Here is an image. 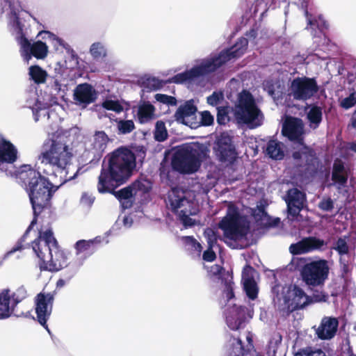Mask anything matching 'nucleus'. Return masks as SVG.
Wrapping results in <instances>:
<instances>
[{
	"mask_svg": "<svg viewBox=\"0 0 356 356\" xmlns=\"http://www.w3.org/2000/svg\"><path fill=\"white\" fill-rule=\"evenodd\" d=\"M74 138V136L68 130L58 129L54 133H48L39 160L53 168L51 174L44 170V172L50 177L49 179L29 165L20 168L18 177L26 186L35 216L48 204L52 193L60 186L76 177L79 170L75 171L71 166L72 157L79 155L84 163L98 159L106 150L109 140L104 131H96L85 147L82 144L75 145Z\"/></svg>",
	"mask_w": 356,
	"mask_h": 356,
	"instance_id": "1",
	"label": "nucleus"
},
{
	"mask_svg": "<svg viewBox=\"0 0 356 356\" xmlns=\"http://www.w3.org/2000/svg\"><path fill=\"white\" fill-rule=\"evenodd\" d=\"M1 15L7 21L10 32L15 37L24 60L29 62L32 56L44 59L48 54L46 43L37 41L33 44L27 39V29L22 17V8L16 0H0Z\"/></svg>",
	"mask_w": 356,
	"mask_h": 356,
	"instance_id": "2",
	"label": "nucleus"
},
{
	"mask_svg": "<svg viewBox=\"0 0 356 356\" xmlns=\"http://www.w3.org/2000/svg\"><path fill=\"white\" fill-rule=\"evenodd\" d=\"M248 38H242L231 48L221 51L218 56L203 60L190 70L177 74L172 78L176 83H185L188 86L200 84L201 81L208 74L214 72L226 62L241 56L245 51L248 40H254L257 35L254 30L248 33Z\"/></svg>",
	"mask_w": 356,
	"mask_h": 356,
	"instance_id": "3",
	"label": "nucleus"
},
{
	"mask_svg": "<svg viewBox=\"0 0 356 356\" xmlns=\"http://www.w3.org/2000/svg\"><path fill=\"white\" fill-rule=\"evenodd\" d=\"M108 163L103 164L99 176L97 189L99 193L112 192L124 184L136 166L134 153L126 147H120L107 156Z\"/></svg>",
	"mask_w": 356,
	"mask_h": 356,
	"instance_id": "4",
	"label": "nucleus"
},
{
	"mask_svg": "<svg viewBox=\"0 0 356 356\" xmlns=\"http://www.w3.org/2000/svg\"><path fill=\"white\" fill-rule=\"evenodd\" d=\"M32 248L40 260L41 270L58 271L67 266V257L59 250L51 229L40 231L38 238L32 243Z\"/></svg>",
	"mask_w": 356,
	"mask_h": 356,
	"instance_id": "5",
	"label": "nucleus"
},
{
	"mask_svg": "<svg viewBox=\"0 0 356 356\" xmlns=\"http://www.w3.org/2000/svg\"><path fill=\"white\" fill-rule=\"evenodd\" d=\"M218 227L223 232L225 242L232 248H238L241 245L238 242L245 238L249 224L238 209L233 204L228 203L226 216L219 222Z\"/></svg>",
	"mask_w": 356,
	"mask_h": 356,
	"instance_id": "6",
	"label": "nucleus"
},
{
	"mask_svg": "<svg viewBox=\"0 0 356 356\" xmlns=\"http://www.w3.org/2000/svg\"><path fill=\"white\" fill-rule=\"evenodd\" d=\"M273 292L276 293L275 301L279 304L280 309L293 311L303 308L310 299L304 291L296 286L277 285L273 288ZM327 296L323 293L314 295L312 302H325Z\"/></svg>",
	"mask_w": 356,
	"mask_h": 356,
	"instance_id": "7",
	"label": "nucleus"
},
{
	"mask_svg": "<svg viewBox=\"0 0 356 356\" xmlns=\"http://www.w3.org/2000/svg\"><path fill=\"white\" fill-rule=\"evenodd\" d=\"M234 118L239 124H246L250 129L261 126L264 115L258 108L252 95L243 90L238 95L237 102L232 108Z\"/></svg>",
	"mask_w": 356,
	"mask_h": 356,
	"instance_id": "8",
	"label": "nucleus"
},
{
	"mask_svg": "<svg viewBox=\"0 0 356 356\" xmlns=\"http://www.w3.org/2000/svg\"><path fill=\"white\" fill-rule=\"evenodd\" d=\"M204 154L202 147L199 144H186L175 152L172 161V168L182 173L195 172L200 168Z\"/></svg>",
	"mask_w": 356,
	"mask_h": 356,
	"instance_id": "9",
	"label": "nucleus"
},
{
	"mask_svg": "<svg viewBox=\"0 0 356 356\" xmlns=\"http://www.w3.org/2000/svg\"><path fill=\"white\" fill-rule=\"evenodd\" d=\"M168 200L172 210L177 213L184 227H191L199 222L192 218L198 212L197 204L186 198L185 191L178 188H172L168 194Z\"/></svg>",
	"mask_w": 356,
	"mask_h": 356,
	"instance_id": "10",
	"label": "nucleus"
},
{
	"mask_svg": "<svg viewBox=\"0 0 356 356\" xmlns=\"http://www.w3.org/2000/svg\"><path fill=\"white\" fill-rule=\"evenodd\" d=\"M222 299L227 305L226 322L227 326L233 330L243 328L245 325L247 318H252V312L244 307H238L234 303L233 282L231 280L225 281L222 293Z\"/></svg>",
	"mask_w": 356,
	"mask_h": 356,
	"instance_id": "11",
	"label": "nucleus"
},
{
	"mask_svg": "<svg viewBox=\"0 0 356 356\" xmlns=\"http://www.w3.org/2000/svg\"><path fill=\"white\" fill-rule=\"evenodd\" d=\"M329 271L328 261L319 259L306 263L300 270V275L307 286H321L327 280Z\"/></svg>",
	"mask_w": 356,
	"mask_h": 356,
	"instance_id": "12",
	"label": "nucleus"
},
{
	"mask_svg": "<svg viewBox=\"0 0 356 356\" xmlns=\"http://www.w3.org/2000/svg\"><path fill=\"white\" fill-rule=\"evenodd\" d=\"M24 286H20L15 291L4 289L0 291V318H7L14 314L17 305L28 297Z\"/></svg>",
	"mask_w": 356,
	"mask_h": 356,
	"instance_id": "13",
	"label": "nucleus"
},
{
	"mask_svg": "<svg viewBox=\"0 0 356 356\" xmlns=\"http://www.w3.org/2000/svg\"><path fill=\"white\" fill-rule=\"evenodd\" d=\"M318 89V85L314 79L299 77L292 81L290 95L296 100L305 101L313 97Z\"/></svg>",
	"mask_w": 356,
	"mask_h": 356,
	"instance_id": "14",
	"label": "nucleus"
},
{
	"mask_svg": "<svg viewBox=\"0 0 356 356\" xmlns=\"http://www.w3.org/2000/svg\"><path fill=\"white\" fill-rule=\"evenodd\" d=\"M283 134L289 140L296 141L305 149L304 152H295L293 156L295 159H302L306 153L307 148L302 144L303 123L300 119L289 118L286 120L282 128Z\"/></svg>",
	"mask_w": 356,
	"mask_h": 356,
	"instance_id": "15",
	"label": "nucleus"
},
{
	"mask_svg": "<svg viewBox=\"0 0 356 356\" xmlns=\"http://www.w3.org/2000/svg\"><path fill=\"white\" fill-rule=\"evenodd\" d=\"M197 107L193 100L186 102L181 105L175 113V117L177 122L195 129L200 126L197 118Z\"/></svg>",
	"mask_w": 356,
	"mask_h": 356,
	"instance_id": "16",
	"label": "nucleus"
},
{
	"mask_svg": "<svg viewBox=\"0 0 356 356\" xmlns=\"http://www.w3.org/2000/svg\"><path fill=\"white\" fill-rule=\"evenodd\" d=\"M53 300L52 294L40 293L37 296L35 301L38 321L48 332L49 330L46 323L51 313Z\"/></svg>",
	"mask_w": 356,
	"mask_h": 356,
	"instance_id": "17",
	"label": "nucleus"
},
{
	"mask_svg": "<svg viewBox=\"0 0 356 356\" xmlns=\"http://www.w3.org/2000/svg\"><path fill=\"white\" fill-rule=\"evenodd\" d=\"M326 245L324 240L310 236L302 239L300 241L291 244L289 250L293 254H305L313 251H321Z\"/></svg>",
	"mask_w": 356,
	"mask_h": 356,
	"instance_id": "18",
	"label": "nucleus"
},
{
	"mask_svg": "<svg viewBox=\"0 0 356 356\" xmlns=\"http://www.w3.org/2000/svg\"><path fill=\"white\" fill-rule=\"evenodd\" d=\"M74 100L76 105L86 107L97 99L95 88L88 83L79 84L74 90Z\"/></svg>",
	"mask_w": 356,
	"mask_h": 356,
	"instance_id": "19",
	"label": "nucleus"
},
{
	"mask_svg": "<svg viewBox=\"0 0 356 356\" xmlns=\"http://www.w3.org/2000/svg\"><path fill=\"white\" fill-rule=\"evenodd\" d=\"M40 35H44V36H42V38L49 40V41L53 45L56 51H61L62 49H65L67 52L70 54V63H72L68 65L67 63L65 62V67L67 68H74L77 65V56L75 54L74 50L70 46V44H68L61 38L57 37L56 35L49 31L40 32Z\"/></svg>",
	"mask_w": 356,
	"mask_h": 356,
	"instance_id": "20",
	"label": "nucleus"
},
{
	"mask_svg": "<svg viewBox=\"0 0 356 356\" xmlns=\"http://www.w3.org/2000/svg\"><path fill=\"white\" fill-rule=\"evenodd\" d=\"M285 201L289 213L296 216L304 207L305 195L297 188H292L289 190Z\"/></svg>",
	"mask_w": 356,
	"mask_h": 356,
	"instance_id": "21",
	"label": "nucleus"
},
{
	"mask_svg": "<svg viewBox=\"0 0 356 356\" xmlns=\"http://www.w3.org/2000/svg\"><path fill=\"white\" fill-rule=\"evenodd\" d=\"M58 104V99L56 97H47L44 98L43 101H38L33 106L29 104L31 108L34 115L35 121L37 122L40 118L49 120L53 115L52 112H49L47 108Z\"/></svg>",
	"mask_w": 356,
	"mask_h": 356,
	"instance_id": "22",
	"label": "nucleus"
},
{
	"mask_svg": "<svg viewBox=\"0 0 356 356\" xmlns=\"http://www.w3.org/2000/svg\"><path fill=\"white\" fill-rule=\"evenodd\" d=\"M339 321L334 317L325 316L316 329V334L321 339L327 340L333 338L337 331Z\"/></svg>",
	"mask_w": 356,
	"mask_h": 356,
	"instance_id": "23",
	"label": "nucleus"
},
{
	"mask_svg": "<svg viewBox=\"0 0 356 356\" xmlns=\"http://www.w3.org/2000/svg\"><path fill=\"white\" fill-rule=\"evenodd\" d=\"M254 270L250 266H245L242 272V282L247 296L254 300L257 297L258 288L254 280Z\"/></svg>",
	"mask_w": 356,
	"mask_h": 356,
	"instance_id": "24",
	"label": "nucleus"
},
{
	"mask_svg": "<svg viewBox=\"0 0 356 356\" xmlns=\"http://www.w3.org/2000/svg\"><path fill=\"white\" fill-rule=\"evenodd\" d=\"M348 169L345 166L341 160L337 159L333 165L332 179L339 191L342 190L347 184L348 177Z\"/></svg>",
	"mask_w": 356,
	"mask_h": 356,
	"instance_id": "25",
	"label": "nucleus"
},
{
	"mask_svg": "<svg viewBox=\"0 0 356 356\" xmlns=\"http://www.w3.org/2000/svg\"><path fill=\"white\" fill-rule=\"evenodd\" d=\"M218 145L221 160L232 162L236 157V152L231 137L227 134H222L218 138Z\"/></svg>",
	"mask_w": 356,
	"mask_h": 356,
	"instance_id": "26",
	"label": "nucleus"
},
{
	"mask_svg": "<svg viewBox=\"0 0 356 356\" xmlns=\"http://www.w3.org/2000/svg\"><path fill=\"white\" fill-rule=\"evenodd\" d=\"M17 151L9 141H0V166L3 163H12L17 159Z\"/></svg>",
	"mask_w": 356,
	"mask_h": 356,
	"instance_id": "27",
	"label": "nucleus"
},
{
	"mask_svg": "<svg viewBox=\"0 0 356 356\" xmlns=\"http://www.w3.org/2000/svg\"><path fill=\"white\" fill-rule=\"evenodd\" d=\"M99 242L100 238L99 237H96L92 240H80L77 241L75 244L77 256L82 260H84L92 253L93 245Z\"/></svg>",
	"mask_w": 356,
	"mask_h": 356,
	"instance_id": "28",
	"label": "nucleus"
},
{
	"mask_svg": "<svg viewBox=\"0 0 356 356\" xmlns=\"http://www.w3.org/2000/svg\"><path fill=\"white\" fill-rule=\"evenodd\" d=\"M137 115L140 123H146L155 118V108L149 102H143L138 106Z\"/></svg>",
	"mask_w": 356,
	"mask_h": 356,
	"instance_id": "29",
	"label": "nucleus"
},
{
	"mask_svg": "<svg viewBox=\"0 0 356 356\" xmlns=\"http://www.w3.org/2000/svg\"><path fill=\"white\" fill-rule=\"evenodd\" d=\"M244 347L239 337H233L227 342L225 346V356H243Z\"/></svg>",
	"mask_w": 356,
	"mask_h": 356,
	"instance_id": "30",
	"label": "nucleus"
},
{
	"mask_svg": "<svg viewBox=\"0 0 356 356\" xmlns=\"http://www.w3.org/2000/svg\"><path fill=\"white\" fill-rule=\"evenodd\" d=\"M348 237L343 236L339 238L333 244L332 249L336 250L340 256V262L346 266L347 261L345 256L349 254V245L348 244Z\"/></svg>",
	"mask_w": 356,
	"mask_h": 356,
	"instance_id": "31",
	"label": "nucleus"
},
{
	"mask_svg": "<svg viewBox=\"0 0 356 356\" xmlns=\"http://www.w3.org/2000/svg\"><path fill=\"white\" fill-rule=\"evenodd\" d=\"M139 84L144 91L156 90L162 86V82L157 78L144 76L139 80Z\"/></svg>",
	"mask_w": 356,
	"mask_h": 356,
	"instance_id": "32",
	"label": "nucleus"
},
{
	"mask_svg": "<svg viewBox=\"0 0 356 356\" xmlns=\"http://www.w3.org/2000/svg\"><path fill=\"white\" fill-rule=\"evenodd\" d=\"M283 144L276 141L270 140L266 147V152L273 159L280 160L284 157Z\"/></svg>",
	"mask_w": 356,
	"mask_h": 356,
	"instance_id": "33",
	"label": "nucleus"
},
{
	"mask_svg": "<svg viewBox=\"0 0 356 356\" xmlns=\"http://www.w3.org/2000/svg\"><path fill=\"white\" fill-rule=\"evenodd\" d=\"M322 110L318 106H312L307 113V118L309 122V127L316 129L322 121Z\"/></svg>",
	"mask_w": 356,
	"mask_h": 356,
	"instance_id": "34",
	"label": "nucleus"
},
{
	"mask_svg": "<svg viewBox=\"0 0 356 356\" xmlns=\"http://www.w3.org/2000/svg\"><path fill=\"white\" fill-rule=\"evenodd\" d=\"M91 56L95 60L103 59L107 56V49L105 44L102 42H95L92 43L89 49Z\"/></svg>",
	"mask_w": 356,
	"mask_h": 356,
	"instance_id": "35",
	"label": "nucleus"
},
{
	"mask_svg": "<svg viewBox=\"0 0 356 356\" xmlns=\"http://www.w3.org/2000/svg\"><path fill=\"white\" fill-rule=\"evenodd\" d=\"M29 75L36 83H42L46 81L47 73L38 65H33L29 68Z\"/></svg>",
	"mask_w": 356,
	"mask_h": 356,
	"instance_id": "36",
	"label": "nucleus"
},
{
	"mask_svg": "<svg viewBox=\"0 0 356 356\" xmlns=\"http://www.w3.org/2000/svg\"><path fill=\"white\" fill-rule=\"evenodd\" d=\"M181 240L188 250L193 251L200 255L202 248V245L193 237L184 236Z\"/></svg>",
	"mask_w": 356,
	"mask_h": 356,
	"instance_id": "37",
	"label": "nucleus"
},
{
	"mask_svg": "<svg viewBox=\"0 0 356 356\" xmlns=\"http://www.w3.org/2000/svg\"><path fill=\"white\" fill-rule=\"evenodd\" d=\"M117 129L118 132L121 134H127L131 132L134 128V123L131 120H116Z\"/></svg>",
	"mask_w": 356,
	"mask_h": 356,
	"instance_id": "38",
	"label": "nucleus"
},
{
	"mask_svg": "<svg viewBox=\"0 0 356 356\" xmlns=\"http://www.w3.org/2000/svg\"><path fill=\"white\" fill-rule=\"evenodd\" d=\"M168 137V132L164 122L158 121L155 125L154 138L157 141H164Z\"/></svg>",
	"mask_w": 356,
	"mask_h": 356,
	"instance_id": "39",
	"label": "nucleus"
},
{
	"mask_svg": "<svg viewBox=\"0 0 356 356\" xmlns=\"http://www.w3.org/2000/svg\"><path fill=\"white\" fill-rule=\"evenodd\" d=\"M52 90L60 97H63L68 90V87L65 80L56 79L52 85Z\"/></svg>",
	"mask_w": 356,
	"mask_h": 356,
	"instance_id": "40",
	"label": "nucleus"
},
{
	"mask_svg": "<svg viewBox=\"0 0 356 356\" xmlns=\"http://www.w3.org/2000/svg\"><path fill=\"white\" fill-rule=\"evenodd\" d=\"M102 106L104 108L115 111L116 113H120L123 111V107L118 101L106 99L102 103Z\"/></svg>",
	"mask_w": 356,
	"mask_h": 356,
	"instance_id": "41",
	"label": "nucleus"
},
{
	"mask_svg": "<svg viewBox=\"0 0 356 356\" xmlns=\"http://www.w3.org/2000/svg\"><path fill=\"white\" fill-rule=\"evenodd\" d=\"M218 113H217V121L220 124H225L227 122L229 121V107L225 106H218L217 108Z\"/></svg>",
	"mask_w": 356,
	"mask_h": 356,
	"instance_id": "42",
	"label": "nucleus"
},
{
	"mask_svg": "<svg viewBox=\"0 0 356 356\" xmlns=\"http://www.w3.org/2000/svg\"><path fill=\"white\" fill-rule=\"evenodd\" d=\"M224 95L222 92H213L207 97V103L211 106H218L222 102Z\"/></svg>",
	"mask_w": 356,
	"mask_h": 356,
	"instance_id": "43",
	"label": "nucleus"
},
{
	"mask_svg": "<svg viewBox=\"0 0 356 356\" xmlns=\"http://www.w3.org/2000/svg\"><path fill=\"white\" fill-rule=\"evenodd\" d=\"M135 191L134 188H132V185L122 188L119 191L116 192V197L119 200H123V199H133V196L135 195Z\"/></svg>",
	"mask_w": 356,
	"mask_h": 356,
	"instance_id": "44",
	"label": "nucleus"
},
{
	"mask_svg": "<svg viewBox=\"0 0 356 356\" xmlns=\"http://www.w3.org/2000/svg\"><path fill=\"white\" fill-rule=\"evenodd\" d=\"M136 195L138 192L147 193L151 188L150 183L146 180L137 181L132 184Z\"/></svg>",
	"mask_w": 356,
	"mask_h": 356,
	"instance_id": "45",
	"label": "nucleus"
},
{
	"mask_svg": "<svg viewBox=\"0 0 356 356\" xmlns=\"http://www.w3.org/2000/svg\"><path fill=\"white\" fill-rule=\"evenodd\" d=\"M280 337H278L277 339H274L270 341L267 351L268 356H278L277 350L278 346L280 344Z\"/></svg>",
	"mask_w": 356,
	"mask_h": 356,
	"instance_id": "46",
	"label": "nucleus"
},
{
	"mask_svg": "<svg viewBox=\"0 0 356 356\" xmlns=\"http://www.w3.org/2000/svg\"><path fill=\"white\" fill-rule=\"evenodd\" d=\"M154 98L156 101L168 105L175 106L177 104V100L175 97L167 95L156 94Z\"/></svg>",
	"mask_w": 356,
	"mask_h": 356,
	"instance_id": "47",
	"label": "nucleus"
},
{
	"mask_svg": "<svg viewBox=\"0 0 356 356\" xmlns=\"http://www.w3.org/2000/svg\"><path fill=\"white\" fill-rule=\"evenodd\" d=\"M356 104V92L351 93L348 97L341 101V106L346 108H350Z\"/></svg>",
	"mask_w": 356,
	"mask_h": 356,
	"instance_id": "48",
	"label": "nucleus"
},
{
	"mask_svg": "<svg viewBox=\"0 0 356 356\" xmlns=\"http://www.w3.org/2000/svg\"><path fill=\"white\" fill-rule=\"evenodd\" d=\"M205 236L210 248H213L217 242V234L212 229H207L204 232Z\"/></svg>",
	"mask_w": 356,
	"mask_h": 356,
	"instance_id": "49",
	"label": "nucleus"
},
{
	"mask_svg": "<svg viewBox=\"0 0 356 356\" xmlns=\"http://www.w3.org/2000/svg\"><path fill=\"white\" fill-rule=\"evenodd\" d=\"M200 122L204 126H209L213 124L214 118L213 116L209 111H203L200 113Z\"/></svg>",
	"mask_w": 356,
	"mask_h": 356,
	"instance_id": "50",
	"label": "nucleus"
},
{
	"mask_svg": "<svg viewBox=\"0 0 356 356\" xmlns=\"http://www.w3.org/2000/svg\"><path fill=\"white\" fill-rule=\"evenodd\" d=\"M94 200L95 198L92 195L88 193H83L81 195L80 202L83 207H90L93 204Z\"/></svg>",
	"mask_w": 356,
	"mask_h": 356,
	"instance_id": "51",
	"label": "nucleus"
},
{
	"mask_svg": "<svg viewBox=\"0 0 356 356\" xmlns=\"http://www.w3.org/2000/svg\"><path fill=\"white\" fill-rule=\"evenodd\" d=\"M323 211H330L333 208V202L330 198L323 200L318 205Z\"/></svg>",
	"mask_w": 356,
	"mask_h": 356,
	"instance_id": "52",
	"label": "nucleus"
},
{
	"mask_svg": "<svg viewBox=\"0 0 356 356\" xmlns=\"http://www.w3.org/2000/svg\"><path fill=\"white\" fill-rule=\"evenodd\" d=\"M212 249L213 248H210V247L209 246L208 250H207L203 253V259L204 261L211 262V261H213L216 259V254L212 250Z\"/></svg>",
	"mask_w": 356,
	"mask_h": 356,
	"instance_id": "53",
	"label": "nucleus"
},
{
	"mask_svg": "<svg viewBox=\"0 0 356 356\" xmlns=\"http://www.w3.org/2000/svg\"><path fill=\"white\" fill-rule=\"evenodd\" d=\"M296 356H327L326 354L321 350H316L308 353L296 354Z\"/></svg>",
	"mask_w": 356,
	"mask_h": 356,
	"instance_id": "54",
	"label": "nucleus"
},
{
	"mask_svg": "<svg viewBox=\"0 0 356 356\" xmlns=\"http://www.w3.org/2000/svg\"><path fill=\"white\" fill-rule=\"evenodd\" d=\"M265 89L267 90L268 94L273 98H279L280 97V91H276L274 89L271 88V87H267V86H265Z\"/></svg>",
	"mask_w": 356,
	"mask_h": 356,
	"instance_id": "55",
	"label": "nucleus"
},
{
	"mask_svg": "<svg viewBox=\"0 0 356 356\" xmlns=\"http://www.w3.org/2000/svg\"><path fill=\"white\" fill-rule=\"evenodd\" d=\"M123 209L130 208L132 205L133 199L119 200Z\"/></svg>",
	"mask_w": 356,
	"mask_h": 356,
	"instance_id": "56",
	"label": "nucleus"
},
{
	"mask_svg": "<svg viewBox=\"0 0 356 356\" xmlns=\"http://www.w3.org/2000/svg\"><path fill=\"white\" fill-rule=\"evenodd\" d=\"M133 220L130 216H124L123 219V225L126 227H130L132 225Z\"/></svg>",
	"mask_w": 356,
	"mask_h": 356,
	"instance_id": "57",
	"label": "nucleus"
},
{
	"mask_svg": "<svg viewBox=\"0 0 356 356\" xmlns=\"http://www.w3.org/2000/svg\"><path fill=\"white\" fill-rule=\"evenodd\" d=\"M316 22L317 26L320 27L321 29L327 27L325 21L321 17H319L318 21H316Z\"/></svg>",
	"mask_w": 356,
	"mask_h": 356,
	"instance_id": "58",
	"label": "nucleus"
},
{
	"mask_svg": "<svg viewBox=\"0 0 356 356\" xmlns=\"http://www.w3.org/2000/svg\"><path fill=\"white\" fill-rule=\"evenodd\" d=\"M19 249H20L19 247L13 248L11 250L7 252L3 255V259L5 260V259H8L11 254H13L14 252H15L16 251L19 250Z\"/></svg>",
	"mask_w": 356,
	"mask_h": 356,
	"instance_id": "59",
	"label": "nucleus"
},
{
	"mask_svg": "<svg viewBox=\"0 0 356 356\" xmlns=\"http://www.w3.org/2000/svg\"><path fill=\"white\" fill-rule=\"evenodd\" d=\"M246 340L248 343V346L252 347V334L250 332H247L245 334Z\"/></svg>",
	"mask_w": 356,
	"mask_h": 356,
	"instance_id": "60",
	"label": "nucleus"
},
{
	"mask_svg": "<svg viewBox=\"0 0 356 356\" xmlns=\"http://www.w3.org/2000/svg\"><path fill=\"white\" fill-rule=\"evenodd\" d=\"M348 149L356 153V140L348 144Z\"/></svg>",
	"mask_w": 356,
	"mask_h": 356,
	"instance_id": "61",
	"label": "nucleus"
},
{
	"mask_svg": "<svg viewBox=\"0 0 356 356\" xmlns=\"http://www.w3.org/2000/svg\"><path fill=\"white\" fill-rule=\"evenodd\" d=\"M352 126L354 128H356V113L355 115L352 118Z\"/></svg>",
	"mask_w": 356,
	"mask_h": 356,
	"instance_id": "62",
	"label": "nucleus"
},
{
	"mask_svg": "<svg viewBox=\"0 0 356 356\" xmlns=\"http://www.w3.org/2000/svg\"><path fill=\"white\" fill-rule=\"evenodd\" d=\"M35 223H36V220H35V218H34L32 220V222H31V225H30V226L29 227V229H31L34 225V224H35Z\"/></svg>",
	"mask_w": 356,
	"mask_h": 356,
	"instance_id": "63",
	"label": "nucleus"
},
{
	"mask_svg": "<svg viewBox=\"0 0 356 356\" xmlns=\"http://www.w3.org/2000/svg\"><path fill=\"white\" fill-rule=\"evenodd\" d=\"M308 23L310 25H314V22L309 18H308Z\"/></svg>",
	"mask_w": 356,
	"mask_h": 356,
	"instance_id": "64",
	"label": "nucleus"
}]
</instances>
